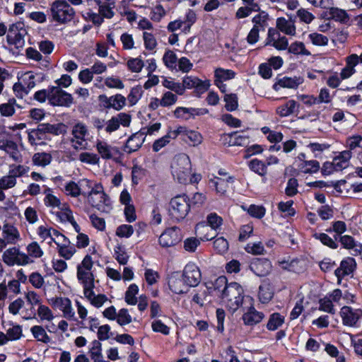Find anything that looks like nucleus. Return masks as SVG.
I'll return each mask as SVG.
<instances>
[{
    "label": "nucleus",
    "instance_id": "obj_63",
    "mask_svg": "<svg viewBox=\"0 0 362 362\" xmlns=\"http://www.w3.org/2000/svg\"><path fill=\"white\" fill-rule=\"evenodd\" d=\"M99 12L100 16L107 18H111L114 16L113 8L115 5L113 2L108 3L107 4H100Z\"/></svg>",
    "mask_w": 362,
    "mask_h": 362
},
{
    "label": "nucleus",
    "instance_id": "obj_35",
    "mask_svg": "<svg viewBox=\"0 0 362 362\" xmlns=\"http://www.w3.org/2000/svg\"><path fill=\"white\" fill-rule=\"evenodd\" d=\"M182 86L184 87V90L185 88H197L200 90L203 89L204 90H207L209 87V83L202 82L197 77L193 76H186L183 78Z\"/></svg>",
    "mask_w": 362,
    "mask_h": 362
},
{
    "label": "nucleus",
    "instance_id": "obj_14",
    "mask_svg": "<svg viewBox=\"0 0 362 362\" xmlns=\"http://www.w3.org/2000/svg\"><path fill=\"white\" fill-rule=\"evenodd\" d=\"M184 277V281L189 287L197 286L201 281V272L199 267L194 263L187 264L182 274Z\"/></svg>",
    "mask_w": 362,
    "mask_h": 362
},
{
    "label": "nucleus",
    "instance_id": "obj_5",
    "mask_svg": "<svg viewBox=\"0 0 362 362\" xmlns=\"http://www.w3.org/2000/svg\"><path fill=\"white\" fill-rule=\"evenodd\" d=\"M189 209V199L186 195L176 196L170 202V216L177 221H181L186 217Z\"/></svg>",
    "mask_w": 362,
    "mask_h": 362
},
{
    "label": "nucleus",
    "instance_id": "obj_25",
    "mask_svg": "<svg viewBox=\"0 0 362 362\" xmlns=\"http://www.w3.org/2000/svg\"><path fill=\"white\" fill-rule=\"evenodd\" d=\"M340 243L346 249L350 250L353 255H359L362 253V244L356 242L354 239L348 235L340 237Z\"/></svg>",
    "mask_w": 362,
    "mask_h": 362
},
{
    "label": "nucleus",
    "instance_id": "obj_50",
    "mask_svg": "<svg viewBox=\"0 0 362 362\" xmlns=\"http://www.w3.org/2000/svg\"><path fill=\"white\" fill-rule=\"evenodd\" d=\"M227 279L223 276L218 277L213 283L211 286H207L206 287H211L210 290L214 289V291H217L220 296L222 297L223 290H225L228 287Z\"/></svg>",
    "mask_w": 362,
    "mask_h": 362
},
{
    "label": "nucleus",
    "instance_id": "obj_31",
    "mask_svg": "<svg viewBox=\"0 0 362 362\" xmlns=\"http://www.w3.org/2000/svg\"><path fill=\"white\" fill-rule=\"evenodd\" d=\"M277 28L288 35L293 36L296 35V26L294 22L291 20H286L284 18H279L276 20Z\"/></svg>",
    "mask_w": 362,
    "mask_h": 362
},
{
    "label": "nucleus",
    "instance_id": "obj_44",
    "mask_svg": "<svg viewBox=\"0 0 362 362\" xmlns=\"http://www.w3.org/2000/svg\"><path fill=\"white\" fill-rule=\"evenodd\" d=\"M52 158L49 153L42 152L35 153L32 160L35 165L45 167L50 163Z\"/></svg>",
    "mask_w": 362,
    "mask_h": 362
},
{
    "label": "nucleus",
    "instance_id": "obj_34",
    "mask_svg": "<svg viewBox=\"0 0 362 362\" xmlns=\"http://www.w3.org/2000/svg\"><path fill=\"white\" fill-rule=\"evenodd\" d=\"M323 8L327 10L326 16H329V18L336 21L346 22L349 18L346 11L334 7L333 5L330 7Z\"/></svg>",
    "mask_w": 362,
    "mask_h": 362
},
{
    "label": "nucleus",
    "instance_id": "obj_52",
    "mask_svg": "<svg viewBox=\"0 0 362 362\" xmlns=\"http://www.w3.org/2000/svg\"><path fill=\"white\" fill-rule=\"evenodd\" d=\"M235 72L230 69L218 68L215 70V81H225L235 77Z\"/></svg>",
    "mask_w": 362,
    "mask_h": 362
},
{
    "label": "nucleus",
    "instance_id": "obj_12",
    "mask_svg": "<svg viewBox=\"0 0 362 362\" xmlns=\"http://www.w3.org/2000/svg\"><path fill=\"white\" fill-rule=\"evenodd\" d=\"M49 303L55 309L62 312V316L68 320H74L75 312L72 308L71 301L65 297H56L49 300Z\"/></svg>",
    "mask_w": 362,
    "mask_h": 362
},
{
    "label": "nucleus",
    "instance_id": "obj_39",
    "mask_svg": "<svg viewBox=\"0 0 362 362\" xmlns=\"http://www.w3.org/2000/svg\"><path fill=\"white\" fill-rule=\"evenodd\" d=\"M297 104L293 100H290L285 104L276 108V113L280 117H287L294 113Z\"/></svg>",
    "mask_w": 362,
    "mask_h": 362
},
{
    "label": "nucleus",
    "instance_id": "obj_30",
    "mask_svg": "<svg viewBox=\"0 0 362 362\" xmlns=\"http://www.w3.org/2000/svg\"><path fill=\"white\" fill-rule=\"evenodd\" d=\"M234 177L228 176L226 179L215 177L210 182L215 187L217 193L224 194L229 186L234 182Z\"/></svg>",
    "mask_w": 362,
    "mask_h": 362
},
{
    "label": "nucleus",
    "instance_id": "obj_28",
    "mask_svg": "<svg viewBox=\"0 0 362 362\" xmlns=\"http://www.w3.org/2000/svg\"><path fill=\"white\" fill-rule=\"evenodd\" d=\"M77 278L83 285V291L94 288V278L90 270H85L77 267Z\"/></svg>",
    "mask_w": 362,
    "mask_h": 362
},
{
    "label": "nucleus",
    "instance_id": "obj_62",
    "mask_svg": "<svg viewBox=\"0 0 362 362\" xmlns=\"http://www.w3.org/2000/svg\"><path fill=\"white\" fill-rule=\"evenodd\" d=\"M6 334L8 341L17 340L22 336V328L20 325H13L7 329Z\"/></svg>",
    "mask_w": 362,
    "mask_h": 362
},
{
    "label": "nucleus",
    "instance_id": "obj_36",
    "mask_svg": "<svg viewBox=\"0 0 362 362\" xmlns=\"http://www.w3.org/2000/svg\"><path fill=\"white\" fill-rule=\"evenodd\" d=\"M301 82L300 78L284 77L274 85V88L276 90L279 89L278 87L296 89Z\"/></svg>",
    "mask_w": 362,
    "mask_h": 362
},
{
    "label": "nucleus",
    "instance_id": "obj_55",
    "mask_svg": "<svg viewBox=\"0 0 362 362\" xmlns=\"http://www.w3.org/2000/svg\"><path fill=\"white\" fill-rule=\"evenodd\" d=\"M224 101L226 102V109L228 111H233L238 108V103L236 94H226L224 96Z\"/></svg>",
    "mask_w": 362,
    "mask_h": 362
},
{
    "label": "nucleus",
    "instance_id": "obj_53",
    "mask_svg": "<svg viewBox=\"0 0 362 362\" xmlns=\"http://www.w3.org/2000/svg\"><path fill=\"white\" fill-rule=\"evenodd\" d=\"M37 315L42 321H52L54 316L50 308L45 305L40 304L37 309Z\"/></svg>",
    "mask_w": 362,
    "mask_h": 362
},
{
    "label": "nucleus",
    "instance_id": "obj_42",
    "mask_svg": "<svg viewBox=\"0 0 362 362\" xmlns=\"http://www.w3.org/2000/svg\"><path fill=\"white\" fill-rule=\"evenodd\" d=\"M247 6H242L238 8L236 12V17L238 18H243L250 16L252 12L258 11L260 8L259 5L253 1L251 3H247Z\"/></svg>",
    "mask_w": 362,
    "mask_h": 362
},
{
    "label": "nucleus",
    "instance_id": "obj_32",
    "mask_svg": "<svg viewBox=\"0 0 362 362\" xmlns=\"http://www.w3.org/2000/svg\"><path fill=\"white\" fill-rule=\"evenodd\" d=\"M93 288L83 291L84 296L96 308H100L107 300V297L104 294L95 295L93 291Z\"/></svg>",
    "mask_w": 362,
    "mask_h": 362
},
{
    "label": "nucleus",
    "instance_id": "obj_46",
    "mask_svg": "<svg viewBox=\"0 0 362 362\" xmlns=\"http://www.w3.org/2000/svg\"><path fill=\"white\" fill-rule=\"evenodd\" d=\"M284 322V317L279 313H273L271 315L267 327L269 330H276L281 327Z\"/></svg>",
    "mask_w": 362,
    "mask_h": 362
},
{
    "label": "nucleus",
    "instance_id": "obj_33",
    "mask_svg": "<svg viewBox=\"0 0 362 362\" xmlns=\"http://www.w3.org/2000/svg\"><path fill=\"white\" fill-rule=\"evenodd\" d=\"M351 158V152L350 151H344L333 159L334 165L337 171H341L349 166V160Z\"/></svg>",
    "mask_w": 362,
    "mask_h": 362
},
{
    "label": "nucleus",
    "instance_id": "obj_19",
    "mask_svg": "<svg viewBox=\"0 0 362 362\" xmlns=\"http://www.w3.org/2000/svg\"><path fill=\"white\" fill-rule=\"evenodd\" d=\"M340 315L344 325L352 327L356 324L362 316V310H354L351 307L344 306L341 309Z\"/></svg>",
    "mask_w": 362,
    "mask_h": 362
},
{
    "label": "nucleus",
    "instance_id": "obj_60",
    "mask_svg": "<svg viewBox=\"0 0 362 362\" xmlns=\"http://www.w3.org/2000/svg\"><path fill=\"white\" fill-rule=\"evenodd\" d=\"M308 38L313 45L315 46H325L329 41L327 37L317 33L310 34Z\"/></svg>",
    "mask_w": 362,
    "mask_h": 362
},
{
    "label": "nucleus",
    "instance_id": "obj_27",
    "mask_svg": "<svg viewBox=\"0 0 362 362\" xmlns=\"http://www.w3.org/2000/svg\"><path fill=\"white\" fill-rule=\"evenodd\" d=\"M2 235L5 240L11 245H15L21 238L18 229L8 224L4 226Z\"/></svg>",
    "mask_w": 362,
    "mask_h": 362
},
{
    "label": "nucleus",
    "instance_id": "obj_43",
    "mask_svg": "<svg viewBox=\"0 0 362 362\" xmlns=\"http://www.w3.org/2000/svg\"><path fill=\"white\" fill-rule=\"evenodd\" d=\"M30 332L34 338L37 341L43 343H49L50 341L49 337L47 334L45 329L40 325H35L31 327Z\"/></svg>",
    "mask_w": 362,
    "mask_h": 362
},
{
    "label": "nucleus",
    "instance_id": "obj_47",
    "mask_svg": "<svg viewBox=\"0 0 362 362\" xmlns=\"http://www.w3.org/2000/svg\"><path fill=\"white\" fill-rule=\"evenodd\" d=\"M301 263L300 261L296 259L290 261L284 260L279 262L282 269L293 272H299L303 269Z\"/></svg>",
    "mask_w": 362,
    "mask_h": 362
},
{
    "label": "nucleus",
    "instance_id": "obj_22",
    "mask_svg": "<svg viewBox=\"0 0 362 362\" xmlns=\"http://www.w3.org/2000/svg\"><path fill=\"white\" fill-rule=\"evenodd\" d=\"M250 270L258 276H265L272 269V264L267 259H255L250 265Z\"/></svg>",
    "mask_w": 362,
    "mask_h": 362
},
{
    "label": "nucleus",
    "instance_id": "obj_37",
    "mask_svg": "<svg viewBox=\"0 0 362 362\" xmlns=\"http://www.w3.org/2000/svg\"><path fill=\"white\" fill-rule=\"evenodd\" d=\"M127 98L121 94H117L107 98V107H112L116 110H122L126 105Z\"/></svg>",
    "mask_w": 362,
    "mask_h": 362
},
{
    "label": "nucleus",
    "instance_id": "obj_61",
    "mask_svg": "<svg viewBox=\"0 0 362 362\" xmlns=\"http://www.w3.org/2000/svg\"><path fill=\"white\" fill-rule=\"evenodd\" d=\"M162 85L165 88L175 91L178 95H182L184 93V87L180 83H175L173 81L165 78L162 82Z\"/></svg>",
    "mask_w": 362,
    "mask_h": 362
},
{
    "label": "nucleus",
    "instance_id": "obj_59",
    "mask_svg": "<svg viewBox=\"0 0 362 362\" xmlns=\"http://www.w3.org/2000/svg\"><path fill=\"white\" fill-rule=\"evenodd\" d=\"M228 243L223 237L216 238L214 241V248L218 254H225L228 250Z\"/></svg>",
    "mask_w": 362,
    "mask_h": 362
},
{
    "label": "nucleus",
    "instance_id": "obj_56",
    "mask_svg": "<svg viewBox=\"0 0 362 362\" xmlns=\"http://www.w3.org/2000/svg\"><path fill=\"white\" fill-rule=\"evenodd\" d=\"M250 168L252 171L259 174V175L264 176L267 174L266 165L259 160H252L250 162Z\"/></svg>",
    "mask_w": 362,
    "mask_h": 362
},
{
    "label": "nucleus",
    "instance_id": "obj_24",
    "mask_svg": "<svg viewBox=\"0 0 362 362\" xmlns=\"http://www.w3.org/2000/svg\"><path fill=\"white\" fill-rule=\"evenodd\" d=\"M95 147L101 158L105 160L111 159L119 152L117 147L112 146L104 141L98 140Z\"/></svg>",
    "mask_w": 362,
    "mask_h": 362
},
{
    "label": "nucleus",
    "instance_id": "obj_1",
    "mask_svg": "<svg viewBox=\"0 0 362 362\" xmlns=\"http://www.w3.org/2000/svg\"><path fill=\"white\" fill-rule=\"evenodd\" d=\"M84 198L93 207L102 212L109 213L112 209L110 198L100 184H95L94 187L91 185V188L84 192Z\"/></svg>",
    "mask_w": 362,
    "mask_h": 362
},
{
    "label": "nucleus",
    "instance_id": "obj_49",
    "mask_svg": "<svg viewBox=\"0 0 362 362\" xmlns=\"http://www.w3.org/2000/svg\"><path fill=\"white\" fill-rule=\"evenodd\" d=\"M93 346L90 351V358L94 362H107L103 360L101 353V343L94 340L92 343Z\"/></svg>",
    "mask_w": 362,
    "mask_h": 362
},
{
    "label": "nucleus",
    "instance_id": "obj_2",
    "mask_svg": "<svg viewBox=\"0 0 362 362\" xmlns=\"http://www.w3.org/2000/svg\"><path fill=\"white\" fill-rule=\"evenodd\" d=\"M172 174L180 183H186L190 178L192 167L189 156L185 153L176 155L171 163Z\"/></svg>",
    "mask_w": 362,
    "mask_h": 362
},
{
    "label": "nucleus",
    "instance_id": "obj_58",
    "mask_svg": "<svg viewBox=\"0 0 362 362\" xmlns=\"http://www.w3.org/2000/svg\"><path fill=\"white\" fill-rule=\"evenodd\" d=\"M288 49L290 53L294 54H303L307 56L310 54V52L305 49L304 44L300 42L292 43Z\"/></svg>",
    "mask_w": 362,
    "mask_h": 362
},
{
    "label": "nucleus",
    "instance_id": "obj_23",
    "mask_svg": "<svg viewBox=\"0 0 362 362\" xmlns=\"http://www.w3.org/2000/svg\"><path fill=\"white\" fill-rule=\"evenodd\" d=\"M144 140L145 137L143 132L139 131L134 134L127 141L124 151L128 153L137 151L141 146Z\"/></svg>",
    "mask_w": 362,
    "mask_h": 362
},
{
    "label": "nucleus",
    "instance_id": "obj_38",
    "mask_svg": "<svg viewBox=\"0 0 362 362\" xmlns=\"http://www.w3.org/2000/svg\"><path fill=\"white\" fill-rule=\"evenodd\" d=\"M195 231L196 234L202 240H209L214 237V233H209V232H212V230L209 229V226L204 222L197 224Z\"/></svg>",
    "mask_w": 362,
    "mask_h": 362
},
{
    "label": "nucleus",
    "instance_id": "obj_17",
    "mask_svg": "<svg viewBox=\"0 0 362 362\" xmlns=\"http://www.w3.org/2000/svg\"><path fill=\"white\" fill-rule=\"evenodd\" d=\"M177 136L191 146H196L201 144L202 137L197 132L187 129L185 127L180 126L175 129Z\"/></svg>",
    "mask_w": 362,
    "mask_h": 362
},
{
    "label": "nucleus",
    "instance_id": "obj_51",
    "mask_svg": "<svg viewBox=\"0 0 362 362\" xmlns=\"http://www.w3.org/2000/svg\"><path fill=\"white\" fill-rule=\"evenodd\" d=\"M138 286L134 284H131L125 293V301L129 305H136L137 303L136 295L138 293Z\"/></svg>",
    "mask_w": 362,
    "mask_h": 362
},
{
    "label": "nucleus",
    "instance_id": "obj_57",
    "mask_svg": "<svg viewBox=\"0 0 362 362\" xmlns=\"http://www.w3.org/2000/svg\"><path fill=\"white\" fill-rule=\"evenodd\" d=\"M115 320H117V323L121 326L128 325L132 321V317L128 310L126 308H122L119 310Z\"/></svg>",
    "mask_w": 362,
    "mask_h": 362
},
{
    "label": "nucleus",
    "instance_id": "obj_26",
    "mask_svg": "<svg viewBox=\"0 0 362 362\" xmlns=\"http://www.w3.org/2000/svg\"><path fill=\"white\" fill-rule=\"evenodd\" d=\"M26 252L25 256L28 257V264H33V259H39L44 255L42 249L36 241H33L26 246Z\"/></svg>",
    "mask_w": 362,
    "mask_h": 362
},
{
    "label": "nucleus",
    "instance_id": "obj_4",
    "mask_svg": "<svg viewBox=\"0 0 362 362\" xmlns=\"http://www.w3.org/2000/svg\"><path fill=\"white\" fill-rule=\"evenodd\" d=\"M221 298L226 305L232 312H235L243 303V289L239 284L231 282L223 290Z\"/></svg>",
    "mask_w": 362,
    "mask_h": 362
},
{
    "label": "nucleus",
    "instance_id": "obj_13",
    "mask_svg": "<svg viewBox=\"0 0 362 362\" xmlns=\"http://www.w3.org/2000/svg\"><path fill=\"white\" fill-rule=\"evenodd\" d=\"M182 235L177 227L167 228L159 237V243L163 247H169L181 241Z\"/></svg>",
    "mask_w": 362,
    "mask_h": 362
},
{
    "label": "nucleus",
    "instance_id": "obj_16",
    "mask_svg": "<svg viewBox=\"0 0 362 362\" xmlns=\"http://www.w3.org/2000/svg\"><path fill=\"white\" fill-rule=\"evenodd\" d=\"M168 286L175 293L181 294L188 291L189 286L184 281V277L179 272L171 273L168 276Z\"/></svg>",
    "mask_w": 362,
    "mask_h": 362
},
{
    "label": "nucleus",
    "instance_id": "obj_48",
    "mask_svg": "<svg viewBox=\"0 0 362 362\" xmlns=\"http://www.w3.org/2000/svg\"><path fill=\"white\" fill-rule=\"evenodd\" d=\"M259 299L262 303H267L273 298V292L268 284L261 285L259 288Z\"/></svg>",
    "mask_w": 362,
    "mask_h": 362
},
{
    "label": "nucleus",
    "instance_id": "obj_41",
    "mask_svg": "<svg viewBox=\"0 0 362 362\" xmlns=\"http://www.w3.org/2000/svg\"><path fill=\"white\" fill-rule=\"evenodd\" d=\"M15 106H18L15 98H10L7 103L0 105V114L2 117H11L15 114Z\"/></svg>",
    "mask_w": 362,
    "mask_h": 362
},
{
    "label": "nucleus",
    "instance_id": "obj_45",
    "mask_svg": "<svg viewBox=\"0 0 362 362\" xmlns=\"http://www.w3.org/2000/svg\"><path fill=\"white\" fill-rule=\"evenodd\" d=\"M230 137L229 144L230 146H245L249 142V136L245 134H239L238 132L228 135Z\"/></svg>",
    "mask_w": 362,
    "mask_h": 362
},
{
    "label": "nucleus",
    "instance_id": "obj_64",
    "mask_svg": "<svg viewBox=\"0 0 362 362\" xmlns=\"http://www.w3.org/2000/svg\"><path fill=\"white\" fill-rule=\"evenodd\" d=\"M207 222L211 230H217L222 224L223 219L216 213H211L207 216Z\"/></svg>",
    "mask_w": 362,
    "mask_h": 362
},
{
    "label": "nucleus",
    "instance_id": "obj_54",
    "mask_svg": "<svg viewBox=\"0 0 362 362\" xmlns=\"http://www.w3.org/2000/svg\"><path fill=\"white\" fill-rule=\"evenodd\" d=\"M142 94H143V90H142L141 86H137L133 87L131 89L130 93L128 95L127 98L129 103V105L131 106L134 105L141 98Z\"/></svg>",
    "mask_w": 362,
    "mask_h": 362
},
{
    "label": "nucleus",
    "instance_id": "obj_8",
    "mask_svg": "<svg viewBox=\"0 0 362 362\" xmlns=\"http://www.w3.org/2000/svg\"><path fill=\"white\" fill-rule=\"evenodd\" d=\"M26 33L24 25L21 22L11 24L6 36L8 43L13 45L17 49L23 48L25 45L24 37Z\"/></svg>",
    "mask_w": 362,
    "mask_h": 362
},
{
    "label": "nucleus",
    "instance_id": "obj_11",
    "mask_svg": "<svg viewBox=\"0 0 362 362\" xmlns=\"http://www.w3.org/2000/svg\"><path fill=\"white\" fill-rule=\"evenodd\" d=\"M49 102L54 106L69 107L73 103L72 95L59 86L49 88Z\"/></svg>",
    "mask_w": 362,
    "mask_h": 362
},
{
    "label": "nucleus",
    "instance_id": "obj_18",
    "mask_svg": "<svg viewBox=\"0 0 362 362\" xmlns=\"http://www.w3.org/2000/svg\"><path fill=\"white\" fill-rule=\"evenodd\" d=\"M266 45H272L278 50H285L288 47V42L286 37H281L276 29L269 28Z\"/></svg>",
    "mask_w": 362,
    "mask_h": 362
},
{
    "label": "nucleus",
    "instance_id": "obj_20",
    "mask_svg": "<svg viewBox=\"0 0 362 362\" xmlns=\"http://www.w3.org/2000/svg\"><path fill=\"white\" fill-rule=\"evenodd\" d=\"M66 132V126L62 123L50 124L42 123L38 125L37 129L33 131V136H38L40 134L50 133L54 135L64 134Z\"/></svg>",
    "mask_w": 362,
    "mask_h": 362
},
{
    "label": "nucleus",
    "instance_id": "obj_9",
    "mask_svg": "<svg viewBox=\"0 0 362 362\" xmlns=\"http://www.w3.org/2000/svg\"><path fill=\"white\" fill-rule=\"evenodd\" d=\"M4 262L9 267L28 265V257L17 247L6 249L2 255Z\"/></svg>",
    "mask_w": 362,
    "mask_h": 362
},
{
    "label": "nucleus",
    "instance_id": "obj_21",
    "mask_svg": "<svg viewBox=\"0 0 362 362\" xmlns=\"http://www.w3.org/2000/svg\"><path fill=\"white\" fill-rule=\"evenodd\" d=\"M356 266L354 259L348 257L342 260L340 266L334 271V274L337 277V284H340L343 277L351 274Z\"/></svg>",
    "mask_w": 362,
    "mask_h": 362
},
{
    "label": "nucleus",
    "instance_id": "obj_6",
    "mask_svg": "<svg viewBox=\"0 0 362 362\" xmlns=\"http://www.w3.org/2000/svg\"><path fill=\"white\" fill-rule=\"evenodd\" d=\"M0 151H4L14 161H21L22 156L17 144L13 140L11 134L4 129L0 131Z\"/></svg>",
    "mask_w": 362,
    "mask_h": 362
},
{
    "label": "nucleus",
    "instance_id": "obj_10",
    "mask_svg": "<svg viewBox=\"0 0 362 362\" xmlns=\"http://www.w3.org/2000/svg\"><path fill=\"white\" fill-rule=\"evenodd\" d=\"M90 188L91 182L88 180L83 179L78 182L71 180L65 183L63 192L66 196L77 198L80 195L84 197V192Z\"/></svg>",
    "mask_w": 362,
    "mask_h": 362
},
{
    "label": "nucleus",
    "instance_id": "obj_40",
    "mask_svg": "<svg viewBox=\"0 0 362 362\" xmlns=\"http://www.w3.org/2000/svg\"><path fill=\"white\" fill-rule=\"evenodd\" d=\"M177 138V134L175 130H170L168 133L163 136L162 138L157 139L153 144V149L155 152H158L162 148L165 146L170 139H175Z\"/></svg>",
    "mask_w": 362,
    "mask_h": 362
},
{
    "label": "nucleus",
    "instance_id": "obj_3",
    "mask_svg": "<svg viewBox=\"0 0 362 362\" xmlns=\"http://www.w3.org/2000/svg\"><path fill=\"white\" fill-rule=\"evenodd\" d=\"M48 12L52 21L59 23L71 21L75 14L74 8L64 0H56L52 2Z\"/></svg>",
    "mask_w": 362,
    "mask_h": 362
},
{
    "label": "nucleus",
    "instance_id": "obj_29",
    "mask_svg": "<svg viewBox=\"0 0 362 362\" xmlns=\"http://www.w3.org/2000/svg\"><path fill=\"white\" fill-rule=\"evenodd\" d=\"M264 318L262 313L257 311L254 308H250L249 310L243 315L244 323L248 326H253L260 322Z\"/></svg>",
    "mask_w": 362,
    "mask_h": 362
},
{
    "label": "nucleus",
    "instance_id": "obj_15",
    "mask_svg": "<svg viewBox=\"0 0 362 362\" xmlns=\"http://www.w3.org/2000/svg\"><path fill=\"white\" fill-rule=\"evenodd\" d=\"M131 122V116L129 114L121 112L110 119L106 121L105 132L111 134L119 129L120 125L129 127Z\"/></svg>",
    "mask_w": 362,
    "mask_h": 362
},
{
    "label": "nucleus",
    "instance_id": "obj_7",
    "mask_svg": "<svg viewBox=\"0 0 362 362\" xmlns=\"http://www.w3.org/2000/svg\"><path fill=\"white\" fill-rule=\"evenodd\" d=\"M88 127L82 123L77 122L72 128L71 143L72 147L76 150H83L87 148V136H88Z\"/></svg>",
    "mask_w": 362,
    "mask_h": 362
}]
</instances>
